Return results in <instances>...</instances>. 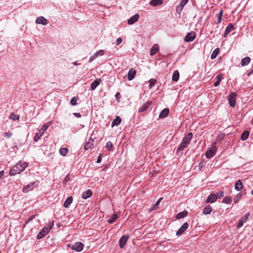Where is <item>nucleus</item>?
Returning a JSON list of instances; mask_svg holds the SVG:
<instances>
[{
    "instance_id": "42",
    "label": "nucleus",
    "mask_w": 253,
    "mask_h": 253,
    "mask_svg": "<svg viewBox=\"0 0 253 253\" xmlns=\"http://www.w3.org/2000/svg\"><path fill=\"white\" fill-rule=\"evenodd\" d=\"M77 100H78V97H77L76 96L73 97L70 101V103H71V105L73 106H75V105H77Z\"/></svg>"
},
{
    "instance_id": "61",
    "label": "nucleus",
    "mask_w": 253,
    "mask_h": 253,
    "mask_svg": "<svg viewBox=\"0 0 253 253\" xmlns=\"http://www.w3.org/2000/svg\"><path fill=\"white\" fill-rule=\"evenodd\" d=\"M120 93L117 92V93L116 94V95H115V97H116L117 98H119V97H120Z\"/></svg>"
},
{
    "instance_id": "16",
    "label": "nucleus",
    "mask_w": 253,
    "mask_h": 253,
    "mask_svg": "<svg viewBox=\"0 0 253 253\" xmlns=\"http://www.w3.org/2000/svg\"><path fill=\"white\" fill-rule=\"evenodd\" d=\"M139 15L138 14H135L127 20V23L129 25H132L135 23L138 19Z\"/></svg>"
},
{
    "instance_id": "35",
    "label": "nucleus",
    "mask_w": 253,
    "mask_h": 253,
    "mask_svg": "<svg viewBox=\"0 0 253 253\" xmlns=\"http://www.w3.org/2000/svg\"><path fill=\"white\" fill-rule=\"evenodd\" d=\"M118 216L117 214L114 213L110 217V218L108 220V222L109 223H111V224L113 223L116 221V220L118 218Z\"/></svg>"
},
{
    "instance_id": "22",
    "label": "nucleus",
    "mask_w": 253,
    "mask_h": 253,
    "mask_svg": "<svg viewBox=\"0 0 253 253\" xmlns=\"http://www.w3.org/2000/svg\"><path fill=\"white\" fill-rule=\"evenodd\" d=\"M101 83V79H96L94 80L90 85V89L92 90H94L96 87L99 85Z\"/></svg>"
},
{
    "instance_id": "8",
    "label": "nucleus",
    "mask_w": 253,
    "mask_h": 253,
    "mask_svg": "<svg viewBox=\"0 0 253 253\" xmlns=\"http://www.w3.org/2000/svg\"><path fill=\"white\" fill-rule=\"evenodd\" d=\"M84 245L81 242H76L72 246L71 249L76 252H80L83 250Z\"/></svg>"
},
{
    "instance_id": "40",
    "label": "nucleus",
    "mask_w": 253,
    "mask_h": 253,
    "mask_svg": "<svg viewBox=\"0 0 253 253\" xmlns=\"http://www.w3.org/2000/svg\"><path fill=\"white\" fill-rule=\"evenodd\" d=\"M242 196V194L241 193H238L236 197L234 198V202L235 203H237L239 200Z\"/></svg>"
},
{
    "instance_id": "21",
    "label": "nucleus",
    "mask_w": 253,
    "mask_h": 253,
    "mask_svg": "<svg viewBox=\"0 0 253 253\" xmlns=\"http://www.w3.org/2000/svg\"><path fill=\"white\" fill-rule=\"evenodd\" d=\"M92 192L91 190L90 189H88L83 193L82 195V197L84 199H86L88 198L91 197L92 196Z\"/></svg>"
},
{
    "instance_id": "34",
    "label": "nucleus",
    "mask_w": 253,
    "mask_h": 253,
    "mask_svg": "<svg viewBox=\"0 0 253 253\" xmlns=\"http://www.w3.org/2000/svg\"><path fill=\"white\" fill-rule=\"evenodd\" d=\"M219 52V48L218 47L215 48L211 53V59H215Z\"/></svg>"
},
{
    "instance_id": "17",
    "label": "nucleus",
    "mask_w": 253,
    "mask_h": 253,
    "mask_svg": "<svg viewBox=\"0 0 253 253\" xmlns=\"http://www.w3.org/2000/svg\"><path fill=\"white\" fill-rule=\"evenodd\" d=\"M35 184V182H32L29 184H28L24 186L22 189V191L24 193H27L33 189V186L34 184Z\"/></svg>"
},
{
    "instance_id": "36",
    "label": "nucleus",
    "mask_w": 253,
    "mask_h": 253,
    "mask_svg": "<svg viewBox=\"0 0 253 253\" xmlns=\"http://www.w3.org/2000/svg\"><path fill=\"white\" fill-rule=\"evenodd\" d=\"M19 115H16L14 113H11L9 116V118L13 121L19 120Z\"/></svg>"
},
{
    "instance_id": "49",
    "label": "nucleus",
    "mask_w": 253,
    "mask_h": 253,
    "mask_svg": "<svg viewBox=\"0 0 253 253\" xmlns=\"http://www.w3.org/2000/svg\"><path fill=\"white\" fill-rule=\"evenodd\" d=\"M12 132L9 131L4 133V136L7 138H10L12 136Z\"/></svg>"
},
{
    "instance_id": "57",
    "label": "nucleus",
    "mask_w": 253,
    "mask_h": 253,
    "mask_svg": "<svg viewBox=\"0 0 253 253\" xmlns=\"http://www.w3.org/2000/svg\"><path fill=\"white\" fill-rule=\"evenodd\" d=\"M101 160H102V157H101V155H100L97 158L96 163H100L101 162Z\"/></svg>"
},
{
    "instance_id": "45",
    "label": "nucleus",
    "mask_w": 253,
    "mask_h": 253,
    "mask_svg": "<svg viewBox=\"0 0 253 253\" xmlns=\"http://www.w3.org/2000/svg\"><path fill=\"white\" fill-rule=\"evenodd\" d=\"M97 57H98V55H97V53H94L93 55L90 57V58L89 59V62H91Z\"/></svg>"
},
{
    "instance_id": "48",
    "label": "nucleus",
    "mask_w": 253,
    "mask_h": 253,
    "mask_svg": "<svg viewBox=\"0 0 253 253\" xmlns=\"http://www.w3.org/2000/svg\"><path fill=\"white\" fill-rule=\"evenodd\" d=\"M183 7L184 6H182V5H181L180 4L179 5H178L176 7V12H178V13H180L181 11L182 10Z\"/></svg>"
},
{
    "instance_id": "6",
    "label": "nucleus",
    "mask_w": 253,
    "mask_h": 253,
    "mask_svg": "<svg viewBox=\"0 0 253 253\" xmlns=\"http://www.w3.org/2000/svg\"><path fill=\"white\" fill-rule=\"evenodd\" d=\"M129 236L127 234L124 235L119 240V247L121 249H123L126 246Z\"/></svg>"
},
{
    "instance_id": "28",
    "label": "nucleus",
    "mask_w": 253,
    "mask_h": 253,
    "mask_svg": "<svg viewBox=\"0 0 253 253\" xmlns=\"http://www.w3.org/2000/svg\"><path fill=\"white\" fill-rule=\"evenodd\" d=\"M73 202V197L72 196L68 197L64 203V207L67 208Z\"/></svg>"
},
{
    "instance_id": "60",
    "label": "nucleus",
    "mask_w": 253,
    "mask_h": 253,
    "mask_svg": "<svg viewBox=\"0 0 253 253\" xmlns=\"http://www.w3.org/2000/svg\"><path fill=\"white\" fill-rule=\"evenodd\" d=\"M73 64L75 66H78L80 65V63H78V61H75L73 63Z\"/></svg>"
},
{
    "instance_id": "24",
    "label": "nucleus",
    "mask_w": 253,
    "mask_h": 253,
    "mask_svg": "<svg viewBox=\"0 0 253 253\" xmlns=\"http://www.w3.org/2000/svg\"><path fill=\"white\" fill-rule=\"evenodd\" d=\"M163 3V0H151L149 3L153 6H156L161 5Z\"/></svg>"
},
{
    "instance_id": "39",
    "label": "nucleus",
    "mask_w": 253,
    "mask_h": 253,
    "mask_svg": "<svg viewBox=\"0 0 253 253\" xmlns=\"http://www.w3.org/2000/svg\"><path fill=\"white\" fill-rule=\"evenodd\" d=\"M106 148L109 151H112L113 148V145L111 141H108L106 143Z\"/></svg>"
},
{
    "instance_id": "23",
    "label": "nucleus",
    "mask_w": 253,
    "mask_h": 253,
    "mask_svg": "<svg viewBox=\"0 0 253 253\" xmlns=\"http://www.w3.org/2000/svg\"><path fill=\"white\" fill-rule=\"evenodd\" d=\"M122 122V119L120 118V116H117L116 117V118L113 121L111 126L112 127H113L114 126H119Z\"/></svg>"
},
{
    "instance_id": "62",
    "label": "nucleus",
    "mask_w": 253,
    "mask_h": 253,
    "mask_svg": "<svg viewBox=\"0 0 253 253\" xmlns=\"http://www.w3.org/2000/svg\"><path fill=\"white\" fill-rule=\"evenodd\" d=\"M199 167H203V163H199Z\"/></svg>"
},
{
    "instance_id": "46",
    "label": "nucleus",
    "mask_w": 253,
    "mask_h": 253,
    "mask_svg": "<svg viewBox=\"0 0 253 253\" xmlns=\"http://www.w3.org/2000/svg\"><path fill=\"white\" fill-rule=\"evenodd\" d=\"M216 195L217 196V198L220 199L224 196V192L222 191H220L219 192H218Z\"/></svg>"
},
{
    "instance_id": "1",
    "label": "nucleus",
    "mask_w": 253,
    "mask_h": 253,
    "mask_svg": "<svg viewBox=\"0 0 253 253\" xmlns=\"http://www.w3.org/2000/svg\"><path fill=\"white\" fill-rule=\"evenodd\" d=\"M27 166L28 164L27 163L18 162L10 169L9 174L10 176H14L17 174H19L23 171Z\"/></svg>"
},
{
    "instance_id": "20",
    "label": "nucleus",
    "mask_w": 253,
    "mask_h": 253,
    "mask_svg": "<svg viewBox=\"0 0 253 253\" xmlns=\"http://www.w3.org/2000/svg\"><path fill=\"white\" fill-rule=\"evenodd\" d=\"M136 71L134 69L132 68H131L128 73V80L129 81L132 80L136 75Z\"/></svg>"
},
{
    "instance_id": "51",
    "label": "nucleus",
    "mask_w": 253,
    "mask_h": 253,
    "mask_svg": "<svg viewBox=\"0 0 253 253\" xmlns=\"http://www.w3.org/2000/svg\"><path fill=\"white\" fill-rule=\"evenodd\" d=\"M36 215H32L30 217H29L27 220H26L25 223L28 224L29 222L31 220H32L34 218H35Z\"/></svg>"
},
{
    "instance_id": "63",
    "label": "nucleus",
    "mask_w": 253,
    "mask_h": 253,
    "mask_svg": "<svg viewBox=\"0 0 253 253\" xmlns=\"http://www.w3.org/2000/svg\"><path fill=\"white\" fill-rule=\"evenodd\" d=\"M251 194L253 195V189L252 191Z\"/></svg>"
},
{
    "instance_id": "55",
    "label": "nucleus",
    "mask_w": 253,
    "mask_h": 253,
    "mask_svg": "<svg viewBox=\"0 0 253 253\" xmlns=\"http://www.w3.org/2000/svg\"><path fill=\"white\" fill-rule=\"evenodd\" d=\"M253 73V69L251 70H248L247 71L246 74L248 76H251V74Z\"/></svg>"
},
{
    "instance_id": "12",
    "label": "nucleus",
    "mask_w": 253,
    "mask_h": 253,
    "mask_svg": "<svg viewBox=\"0 0 253 253\" xmlns=\"http://www.w3.org/2000/svg\"><path fill=\"white\" fill-rule=\"evenodd\" d=\"M94 139L90 137L87 141H86L84 146V150H87L93 146Z\"/></svg>"
},
{
    "instance_id": "15",
    "label": "nucleus",
    "mask_w": 253,
    "mask_h": 253,
    "mask_svg": "<svg viewBox=\"0 0 253 253\" xmlns=\"http://www.w3.org/2000/svg\"><path fill=\"white\" fill-rule=\"evenodd\" d=\"M36 23L38 24H42V25H46L48 24V21L44 17L40 16L37 18Z\"/></svg>"
},
{
    "instance_id": "59",
    "label": "nucleus",
    "mask_w": 253,
    "mask_h": 253,
    "mask_svg": "<svg viewBox=\"0 0 253 253\" xmlns=\"http://www.w3.org/2000/svg\"><path fill=\"white\" fill-rule=\"evenodd\" d=\"M4 172L3 170H1L0 171V178H1L4 175Z\"/></svg>"
},
{
    "instance_id": "2",
    "label": "nucleus",
    "mask_w": 253,
    "mask_h": 253,
    "mask_svg": "<svg viewBox=\"0 0 253 253\" xmlns=\"http://www.w3.org/2000/svg\"><path fill=\"white\" fill-rule=\"evenodd\" d=\"M54 224V221L52 220L49 223V227H44L42 230L39 232L37 236V239H41L45 235H46L50 229L52 228Z\"/></svg>"
},
{
    "instance_id": "44",
    "label": "nucleus",
    "mask_w": 253,
    "mask_h": 253,
    "mask_svg": "<svg viewBox=\"0 0 253 253\" xmlns=\"http://www.w3.org/2000/svg\"><path fill=\"white\" fill-rule=\"evenodd\" d=\"M223 11L221 9L218 14V22L220 23L221 21V18L223 15Z\"/></svg>"
},
{
    "instance_id": "18",
    "label": "nucleus",
    "mask_w": 253,
    "mask_h": 253,
    "mask_svg": "<svg viewBox=\"0 0 253 253\" xmlns=\"http://www.w3.org/2000/svg\"><path fill=\"white\" fill-rule=\"evenodd\" d=\"M234 25L232 23H229L225 29L223 37L225 38L227 37L228 35L234 29Z\"/></svg>"
},
{
    "instance_id": "26",
    "label": "nucleus",
    "mask_w": 253,
    "mask_h": 253,
    "mask_svg": "<svg viewBox=\"0 0 253 253\" xmlns=\"http://www.w3.org/2000/svg\"><path fill=\"white\" fill-rule=\"evenodd\" d=\"M188 211L186 210H184L181 212H179L176 215V218L177 219H180L184 218L186 217L187 215Z\"/></svg>"
},
{
    "instance_id": "52",
    "label": "nucleus",
    "mask_w": 253,
    "mask_h": 253,
    "mask_svg": "<svg viewBox=\"0 0 253 253\" xmlns=\"http://www.w3.org/2000/svg\"><path fill=\"white\" fill-rule=\"evenodd\" d=\"M188 1V0H182L180 2V5H182V6H184Z\"/></svg>"
},
{
    "instance_id": "47",
    "label": "nucleus",
    "mask_w": 253,
    "mask_h": 253,
    "mask_svg": "<svg viewBox=\"0 0 253 253\" xmlns=\"http://www.w3.org/2000/svg\"><path fill=\"white\" fill-rule=\"evenodd\" d=\"M162 198H160L159 199H158L156 203L155 204V205H154L153 206V208L154 209L156 210V207L160 204V202H161V201L162 200Z\"/></svg>"
},
{
    "instance_id": "9",
    "label": "nucleus",
    "mask_w": 253,
    "mask_h": 253,
    "mask_svg": "<svg viewBox=\"0 0 253 253\" xmlns=\"http://www.w3.org/2000/svg\"><path fill=\"white\" fill-rule=\"evenodd\" d=\"M250 213L249 212L246 213L244 217H241L240 220L238 221V223L237 224V228L239 229L241 228L244 224V223L246 222L247 219H248Z\"/></svg>"
},
{
    "instance_id": "37",
    "label": "nucleus",
    "mask_w": 253,
    "mask_h": 253,
    "mask_svg": "<svg viewBox=\"0 0 253 253\" xmlns=\"http://www.w3.org/2000/svg\"><path fill=\"white\" fill-rule=\"evenodd\" d=\"M249 136V132L248 131H244L241 136V139L242 140H246L247 139Z\"/></svg>"
},
{
    "instance_id": "30",
    "label": "nucleus",
    "mask_w": 253,
    "mask_h": 253,
    "mask_svg": "<svg viewBox=\"0 0 253 253\" xmlns=\"http://www.w3.org/2000/svg\"><path fill=\"white\" fill-rule=\"evenodd\" d=\"M225 134L223 133H220L217 136L216 139L213 144H215L216 145L217 143H220V141L224 138Z\"/></svg>"
},
{
    "instance_id": "31",
    "label": "nucleus",
    "mask_w": 253,
    "mask_h": 253,
    "mask_svg": "<svg viewBox=\"0 0 253 253\" xmlns=\"http://www.w3.org/2000/svg\"><path fill=\"white\" fill-rule=\"evenodd\" d=\"M212 211V208L211 206L208 205L205 207L203 211V213L204 214H210Z\"/></svg>"
},
{
    "instance_id": "19",
    "label": "nucleus",
    "mask_w": 253,
    "mask_h": 253,
    "mask_svg": "<svg viewBox=\"0 0 253 253\" xmlns=\"http://www.w3.org/2000/svg\"><path fill=\"white\" fill-rule=\"evenodd\" d=\"M169 108H165L159 114V118L161 119L165 118L167 117L169 114Z\"/></svg>"
},
{
    "instance_id": "50",
    "label": "nucleus",
    "mask_w": 253,
    "mask_h": 253,
    "mask_svg": "<svg viewBox=\"0 0 253 253\" xmlns=\"http://www.w3.org/2000/svg\"><path fill=\"white\" fill-rule=\"evenodd\" d=\"M96 53H97L98 56L99 55L102 56V55H103L104 54L105 51H104V50L100 49L98 51L96 52Z\"/></svg>"
},
{
    "instance_id": "4",
    "label": "nucleus",
    "mask_w": 253,
    "mask_h": 253,
    "mask_svg": "<svg viewBox=\"0 0 253 253\" xmlns=\"http://www.w3.org/2000/svg\"><path fill=\"white\" fill-rule=\"evenodd\" d=\"M236 96L237 94L235 92H232L228 96L229 104L232 107H234L236 105Z\"/></svg>"
},
{
    "instance_id": "29",
    "label": "nucleus",
    "mask_w": 253,
    "mask_h": 253,
    "mask_svg": "<svg viewBox=\"0 0 253 253\" xmlns=\"http://www.w3.org/2000/svg\"><path fill=\"white\" fill-rule=\"evenodd\" d=\"M251 61V58L249 57H246L243 58L241 62V64L242 66H245L248 65Z\"/></svg>"
},
{
    "instance_id": "14",
    "label": "nucleus",
    "mask_w": 253,
    "mask_h": 253,
    "mask_svg": "<svg viewBox=\"0 0 253 253\" xmlns=\"http://www.w3.org/2000/svg\"><path fill=\"white\" fill-rule=\"evenodd\" d=\"M217 199V197L216 194L214 193L211 194L207 198L205 202L206 203H212L216 201Z\"/></svg>"
},
{
    "instance_id": "25",
    "label": "nucleus",
    "mask_w": 253,
    "mask_h": 253,
    "mask_svg": "<svg viewBox=\"0 0 253 253\" xmlns=\"http://www.w3.org/2000/svg\"><path fill=\"white\" fill-rule=\"evenodd\" d=\"M243 183L242 181L239 179L237 180L235 184V189L237 191H240L243 189Z\"/></svg>"
},
{
    "instance_id": "56",
    "label": "nucleus",
    "mask_w": 253,
    "mask_h": 253,
    "mask_svg": "<svg viewBox=\"0 0 253 253\" xmlns=\"http://www.w3.org/2000/svg\"><path fill=\"white\" fill-rule=\"evenodd\" d=\"M73 115L74 116H75L77 118H81L82 117V115L78 113H74Z\"/></svg>"
},
{
    "instance_id": "43",
    "label": "nucleus",
    "mask_w": 253,
    "mask_h": 253,
    "mask_svg": "<svg viewBox=\"0 0 253 253\" xmlns=\"http://www.w3.org/2000/svg\"><path fill=\"white\" fill-rule=\"evenodd\" d=\"M231 202V199L230 197L226 196L225 197L222 201L223 203H226V204H229Z\"/></svg>"
},
{
    "instance_id": "10",
    "label": "nucleus",
    "mask_w": 253,
    "mask_h": 253,
    "mask_svg": "<svg viewBox=\"0 0 253 253\" xmlns=\"http://www.w3.org/2000/svg\"><path fill=\"white\" fill-rule=\"evenodd\" d=\"M152 104V101H148L145 103L142 106H141L138 109V112L139 113H143L146 111L150 106V105Z\"/></svg>"
},
{
    "instance_id": "13",
    "label": "nucleus",
    "mask_w": 253,
    "mask_h": 253,
    "mask_svg": "<svg viewBox=\"0 0 253 253\" xmlns=\"http://www.w3.org/2000/svg\"><path fill=\"white\" fill-rule=\"evenodd\" d=\"M188 224L187 222H185L181 226V227L176 232V235L179 236L182 234V233L188 228Z\"/></svg>"
},
{
    "instance_id": "11",
    "label": "nucleus",
    "mask_w": 253,
    "mask_h": 253,
    "mask_svg": "<svg viewBox=\"0 0 253 253\" xmlns=\"http://www.w3.org/2000/svg\"><path fill=\"white\" fill-rule=\"evenodd\" d=\"M193 137V134L191 132H189L186 136L183 137L181 142L187 145H189L190 143L191 140Z\"/></svg>"
},
{
    "instance_id": "3",
    "label": "nucleus",
    "mask_w": 253,
    "mask_h": 253,
    "mask_svg": "<svg viewBox=\"0 0 253 253\" xmlns=\"http://www.w3.org/2000/svg\"><path fill=\"white\" fill-rule=\"evenodd\" d=\"M216 146L215 144H213L211 145V148L208 149L206 154V157L208 159L211 158L216 153Z\"/></svg>"
},
{
    "instance_id": "64",
    "label": "nucleus",
    "mask_w": 253,
    "mask_h": 253,
    "mask_svg": "<svg viewBox=\"0 0 253 253\" xmlns=\"http://www.w3.org/2000/svg\"><path fill=\"white\" fill-rule=\"evenodd\" d=\"M0 253H1V252H0Z\"/></svg>"
},
{
    "instance_id": "41",
    "label": "nucleus",
    "mask_w": 253,
    "mask_h": 253,
    "mask_svg": "<svg viewBox=\"0 0 253 253\" xmlns=\"http://www.w3.org/2000/svg\"><path fill=\"white\" fill-rule=\"evenodd\" d=\"M149 87L152 88L153 86L155 85V84L156 83V80L154 79H151L149 81Z\"/></svg>"
},
{
    "instance_id": "33",
    "label": "nucleus",
    "mask_w": 253,
    "mask_h": 253,
    "mask_svg": "<svg viewBox=\"0 0 253 253\" xmlns=\"http://www.w3.org/2000/svg\"><path fill=\"white\" fill-rule=\"evenodd\" d=\"M179 78V73L178 70H175L173 73L172 80L174 82H177Z\"/></svg>"
},
{
    "instance_id": "38",
    "label": "nucleus",
    "mask_w": 253,
    "mask_h": 253,
    "mask_svg": "<svg viewBox=\"0 0 253 253\" xmlns=\"http://www.w3.org/2000/svg\"><path fill=\"white\" fill-rule=\"evenodd\" d=\"M68 151V149L66 148H62L59 150L60 155L63 156H65L67 155Z\"/></svg>"
},
{
    "instance_id": "27",
    "label": "nucleus",
    "mask_w": 253,
    "mask_h": 253,
    "mask_svg": "<svg viewBox=\"0 0 253 253\" xmlns=\"http://www.w3.org/2000/svg\"><path fill=\"white\" fill-rule=\"evenodd\" d=\"M159 50V46L158 44H155L153 47L151 48L150 52V54L151 56H153L155 55L157 51H158Z\"/></svg>"
},
{
    "instance_id": "5",
    "label": "nucleus",
    "mask_w": 253,
    "mask_h": 253,
    "mask_svg": "<svg viewBox=\"0 0 253 253\" xmlns=\"http://www.w3.org/2000/svg\"><path fill=\"white\" fill-rule=\"evenodd\" d=\"M47 129V126L46 125H43L41 129L39 130V132L36 133L34 137V140L35 142L38 141L40 137L42 135L44 132Z\"/></svg>"
},
{
    "instance_id": "7",
    "label": "nucleus",
    "mask_w": 253,
    "mask_h": 253,
    "mask_svg": "<svg viewBox=\"0 0 253 253\" xmlns=\"http://www.w3.org/2000/svg\"><path fill=\"white\" fill-rule=\"evenodd\" d=\"M196 38V34L194 32L188 33L184 38V41L190 42L193 41Z\"/></svg>"
},
{
    "instance_id": "53",
    "label": "nucleus",
    "mask_w": 253,
    "mask_h": 253,
    "mask_svg": "<svg viewBox=\"0 0 253 253\" xmlns=\"http://www.w3.org/2000/svg\"><path fill=\"white\" fill-rule=\"evenodd\" d=\"M116 44L119 45L122 42V39L121 38H119L116 40Z\"/></svg>"
},
{
    "instance_id": "58",
    "label": "nucleus",
    "mask_w": 253,
    "mask_h": 253,
    "mask_svg": "<svg viewBox=\"0 0 253 253\" xmlns=\"http://www.w3.org/2000/svg\"><path fill=\"white\" fill-rule=\"evenodd\" d=\"M219 84H220V82L216 81L215 82H214L213 85L214 86H217L219 85Z\"/></svg>"
},
{
    "instance_id": "54",
    "label": "nucleus",
    "mask_w": 253,
    "mask_h": 253,
    "mask_svg": "<svg viewBox=\"0 0 253 253\" xmlns=\"http://www.w3.org/2000/svg\"><path fill=\"white\" fill-rule=\"evenodd\" d=\"M222 76L221 75V74H219V75H218L217 76H216V79H217V81H218L220 83V82L222 80Z\"/></svg>"
},
{
    "instance_id": "32",
    "label": "nucleus",
    "mask_w": 253,
    "mask_h": 253,
    "mask_svg": "<svg viewBox=\"0 0 253 253\" xmlns=\"http://www.w3.org/2000/svg\"><path fill=\"white\" fill-rule=\"evenodd\" d=\"M188 146V145H187L186 144L183 143L182 142H181L177 148V149L176 150V153L183 151V150H184V149L187 148Z\"/></svg>"
}]
</instances>
